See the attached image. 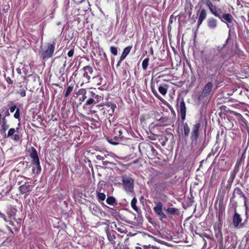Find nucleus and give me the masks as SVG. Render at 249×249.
<instances>
[{
    "label": "nucleus",
    "instance_id": "1",
    "mask_svg": "<svg viewBox=\"0 0 249 249\" xmlns=\"http://www.w3.org/2000/svg\"><path fill=\"white\" fill-rule=\"evenodd\" d=\"M128 131L125 127L122 124H118L114 128L113 136L108 138L107 141L113 145L123 144L124 141L128 139Z\"/></svg>",
    "mask_w": 249,
    "mask_h": 249
},
{
    "label": "nucleus",
    "instance_id": "2",
    "mask_svg": "<svg viewBox=\"0 0 249 249\" xmlns=\"http://www.w3.org/2000/svg\"><path fill=\"white\" fill-rule=\"evenodd\" d=\"M55 43H48L45 47L42 48L40 53L43 59L49 58L53 56L54 51Z\"/></svg>",
    "mask_w": 249,
    "mask_h": 249
},
{
    "label": "nucleus",
    "instance_id": "3",
    "mask_svg": "<svg viewBox=\"0 0 249 249\" xmlns=\"http://www.w3.org/2000/svg\"><path fill=\"white\" fill-rule=\"evenodd\" d=\"M218 18L222 22L227 24L228 28L229 29V33L230 34L231 29L233 28V21H235L232 15L229 13H222Z\"/></svg>",
    "mask_w": 249,
    "mask_h": 249
},
{
    "label": "nucleus",
    "instance_id": "4",
    "mask_svg": "<svg viewBox=\"0 0 249 249\" xmlns=\"http://www.w3.org/2000/svg\"><path fill=\"white\" fill-rule=\"evenodd\" d=\"M200 124L199 123L194 124L192 129L191 133L190 140L192 146H196L197 144V139L199 135V128Z\"/></svg>",
    "mask_w": 249,
    "mask_h": 249
},
{
    "label": "nucleus",
    "instance_id": "5",
    "mask_svg": "<svg viewBox=\"0 0 249 249\" xmlns=\"http://www.w3.org/2000/svg\"><path fill=\"white\" fill-rule=\"evenodd\" d=\"M30 156L32 159V163L36 166V174H38L40 173L41 170V167L40 165L39 160L37 155L36 150L35 147H31Z\"/></svg>",
    "mask_w": 249,
    "mask_h": 249
},
{
    "label": "nucleus",
    "instance_id": "6",
    "mask_svg": "<svg viewBox=\"0 0 249 249\" xmlns=\"http://www.w3.org/2000/svg\"><path fill=\"white\" fill-rule=\"evenodd\" d=\"M123 185L127 192H132L134 188V180L133 179L126 175H124L122 177Z\"/></svg>",
    "mask_w": 249,
    "mask_h": 249
},
{
    "label": "nucleus",
    "instance_id": "7",
    "mask_svg": "<svg viewBox=\"0 0 249 249\" xmlns=\"http://www.w3.org/2000/svg\"><path fill=\"white\" fill-rule=\"evenodd\" d=\"M203 2L215 17L218 18L221 14H222V10L213 5L210 0H203Z\"/></svg>",
    "mask_w": 249,
    "mask_h": 249
},
{
    "label": "nucleus",
    "instance_id": "8",
    "mask_svg": "<svg viewBox=\"0 0 249 249\" xmlns=\"http://www.w3.org/2000/svg\"><path fill=\"white\" fill-rule=\"evenodd\" d=\"M237 243V237L232 233H230L225 237V244L228 248H234Z\"/></svg>",
    "mask_w": 249,
    "mask_h": 249
},
{
    "label": "nucleus",
    "instance_id": "9",
    "mask_svg": "<svg viewBox=\"0 0 249 249\" xmlns=\"http://www.w3.org/2000/svg\"><path fill=\"white\" fill-rule=\"evenodd\" d=\"M163 204L161 202L157 203L156 206L153 208V210L156 214L160 217V220L166 218L165 214L162 212Z\"/></svg>",
    "mask_w": 249,
    "mask_h": 249
},
{
    "label": "nucleus",
    "instance_id": "10",
    "mask_svg": "<svg viewBox=\"0 0 249 249\" xmlns=\"http://www.w3.org/2000/svg\"><path fill=\"white\" fill-rule=\"evenodd\" d=\"M18 184L20 185L19 187V191L22 194H24L28 193L32 190L34 187L33 185H30L28 182H25L23 184H22V181H18Z\"/></svg>",
    "mask_w": 249,
    "mask_h": 249
},
{
    "label": "nucleus",
    "instance_id": "11",
    "mask_svg": "<svg viewBox=\"0 0 249 249\" xmlns=\"http://www.w3.org/2000/svg\"><path fill=\"white\" fill-rule=\"evenodd\" d=\"M242 219L240 215L236 211H234V213L232 218V223L234 227L235 228H241L243 227V224H241Z\"/></svg>",
    "mask_w": 249,
    "mask_h": 249
},
{
    "label": "nucleus",
    "instance_id": "12",
    "mask_svg": "<svg viewBox=\"0 0 249 249\" xmlns=\"http://www.w3.org/2000/svg\"><path fill=\"white\" fill-rule=\"evenodd\" d=\"M82 70L84 71L83 77L85 79L83 81H85L86 83L89 82L90 79V75L93 73L92 67L89 66H87L84 67Z\"/></svg>",
    "mask_w": 249,
    "mask_h": 249
},
{
    "label": "nucleus",
    "instance_id": "13",
    "mask_svg": "<svg viewBox=\"0 0 249 249\" xmlns=\"http://www.w3.org/2000/svg\"><path fill=\"white\" fill-rule=\"evenodd\" d=\"M213 84L211 82L207 83L203 88L201 93L199 96V98L208 96L210 95Z\"/></svg>",
    "mask_w": 249,
    "mask_h": 249
},
{
    "label": "nucleus",
    "instance_id": "14",
    "mask_svg": "<svg viewBox=\"0 0 249 249\" xmlns=\"http://www.w3.org/2000/svg\"><path fill=\"white\" fill-rule=\"evenodd\" d=\"M178 111L180 113L182 121H184L186 118V107L183 99H181L180 104L178 107Z\"/></svg>",
    "mask_w": 249,
    "mask_h": 249
},
{
    "label": "nucleus",
    "instance_id": "15",
    "mask_svg": "<svg viewBox=\"0 0 249 249\" xmlns=\"http://www.w3.org/2000/svg\"><path fill=\"white\" fill-rule=\"evenodd\" d=\"M9 126L5 116H4L2 118V124L0 126V133L6 136V130L9 128Z\"/></svg>",
    "mask_w": 249,
    "mask_h": 249
},
{
    "label": "nucleus",
    "instance_id": "16",
    "mask_svg": "<svg viewBox=\"0 0 249 249\" xmlns=\"http://www.w3.org/2000/svg\"><path fill=\"white\" fill-rule=\"evenodd\" d=\"M214 235L217 241L219 243L223 242V234L221 231V228L219 226L214 227Z\"/></svg>",
    "mask_w": 249,
    "mask_h": 249
},
{
    "label": "nucleus",
    "instance_id": "17",
    "mask_svg": "<svg viewBox=\"0 0 249 249\" xmlns=\"http://www.w3.org/2000/svg\"><path fill=\"white\" fill-rule=\"evenodd\" d=\"M105 107L108 114L110 116H112L114 114L115 109L116 108V105L111 102H108L105 105Z\"/></svg>",
    "mask_w": 249,
    "mask_h": 249
},
{
    "label": "nucleus",
    "instance_id": "18",
    "mask_svg": "<svg viewBox=\"0 0 249 249\" xmlns=\"http://www.w3.org/2000/svg\"><path fill=\"white\" fill-rule=\"evenodd\" d=\"M207 25L212 30L216 29L217 26V21L213 18H210L207 20Z\"/></svg>",
    "mask_w": 249,
    "mask_h": 249
},
{
    "label": "nucleus",
    "instance_id": "19",
    "mask_svg": "<svg viewBox=\"0 0 249 249\" xmlns=\"http://www.w3.org/2000/svg\"><path fill=\"white\" fill-rule=\"evenodd\" d=\"M169 86L165 83L160 84L158 87V90L163 96H165L167 93Z\"/></svg>",
    "mask_w": 249,
    "mask_h": 249
},
{
    "label": "nucleus",
    "instance_id": "20",
    "mask_svg": "<svg viewBox=\"0 0 249 249\" xmlns=\"http://www.w3.org/2000/svg\"><path fill=\"white\" fill-rule=\"evenodd\" d=\"M207 16V13L205 9H203L200 11V13L198 16V21H197V25L198 26H200L203 21L206 18Z\"/></svg>",
    "mask_w": 249,
    "mask_h": 249
},
{
    "label": "nucleus",
    "instance_id": "21",
    "mask_svg": "<svg viewBox=\"0 0 249 249\" xmlns=\"http://www.w3.org/2000/svg\"><path fill=\"white\" fill-rule=\"evenodd\" d=\"M132 46H129L126 48H125L123 52V53L121 56V60H124L126 56L128 54V53H130V51L131 49H132Z\"/></svg>",
    "mask_w": 249,
    "mask_h": 249
},
{
    "label": "nucleus",
    "instance_id": "22",
    "mask_svg": "<svg viewBox=\"0 0 249 249\" xmlns=\"http://www.w3.org/2000/svg\"><path fill=\"white\" fill-rule=\"evenodd\" d=\"M90 96H92L93 99H94V101H95V103L97 104L101 100H103V98L102 96L96 94L93 91L89 92Z\"/></svg>",
    "mask_w": 249,
    "mask_h": 249
},
{
    "label": "nucleus",
    "instance_id": "23",
    "mask_svg": "<svg viewBox=\"0 0 249 249\" xmlns=\"http://www.w3.org/2000/svg\"><path fill=\"white\" fill-rule=\"evenodd\" d=\"M238 195L241 197H243L245 199H246V197L245 196L244 194L243 193L242 190L238 187H236L234 189L233 195V196H235V195Z\"/></svg>",
    "mask_w": 249,
    "mask_h": 249
},
{
    "label": "nucleus",
    "instance_id": "24",
    "mask_svg": "<svg viewBox=\"0 0 249 249\" xmlns=\"http://www.w3.org/2000/svg\"><path fill=\"white\" fill-rule=\"evenodd\" d=\"M106 202L110 205H116L117 204L116 199L112 196L107 197L106 199Z\"/></svg>",
    "mask_w": 249,
    "mask_h": 249
},
{
    "label": "nucleus",
    "instance_id": "25",
    "mask_svg": "<svg viewBox=\"0 0 249 249\" xmlns=\"http://www.w3.org/2000/svg\"><path fill=\"white\" fill-rule=\"evenodd\" d=\"M184 135L185 137H188L190 129L187 123H185L183 124Z\"/></svg>",
    "mask_w": 249,
    "mask_h": 249
},
{
    "label": "nucleus",
    "instance_id": "26",
    "mask_svg": "<svg viewBox=\"0 0 249 249\" xmlns=\"http://www.w3.org/2000/svg\"><path fill=\"white\" fill-rule=\"evenodd\" d=\"M167 213L170 215H175L178 212V210L176 208L169 207L165 210Z\"/></svg>",
    "mask_w": 249,
    "mask_h": 249
},
{
    "label": "nucleus",
    "instance_id": "27",
    "mask_svg": "<svg viewBox=\"0 0 249 249\" xmlns=\"http://www.w3.org/2000/svg\"><path fill=\"white\" fill-rule=\"evenodd\" d=\"M94 99L92 96H90L86 102L85 104L84 105V107H88L90 106L91 105H93L96 104L95 101H94Z\"/></svg>",
    "mask_w": 249,
    "mask_h": 249
},
{
    "label": "nucleus",
    "instance_id": "28",
    "mask_svg": "<svg viewBox=\"0 0 249 249\" xmlns=\"http://www.w3.org/2000/svg\"><path fill=\"white\" fill-rule=\"evenodd\" d=\"M96 193H97V199L98 200L99 202H100V201H103L106 198V195L104 193H100L98 191V189H97L96 190Z\"/></svg>",
    "mask_w": 249,
    "mask_h": 249
},
{
    "label": "nucleus",
    "instance_id": "29",
    "mask_svg": "<svg viewBox=\"0 0 249 249\" xmlns=\"http://www.w3.org/2000/svg\"><path fill=\"white\" fill-rule=\"evenodd\" d=\"M74 88V85L71 84L70 85L67 89V90L64 94V96L65 98L68 97L71 93L72 91Z\"/></svg>",
    "mask_w": 249,
    "mask_h": 249
},
{
    "label": "nucleus",
    "instance_id": "30",
    "mask_svg": "<svg viewBox=\"0 0 249 249\" xmlns=\"http://www.w3.org/2000/svg\"><path fill=\"white\" fill-rule=\"evenodd\" d=\"M149 61V57L145 58L142 62V68L144 71H145L147 69Z\"/></svg>",
    "mask_w": 249,
    "mask_h": 249
},
{
    "label": "nucleus",
    "instance_id": "31",
    "mask_svg": "<svg viewBox=\"0 0 249 249\" xmlns=\"http://www.w3.org/2000/svg\"><path fill=\"white\" fill-rule=\"evenodd\" d=\"M192 7L193 5L191 3H187L185 6V10L188 13L189 16H191L192 13Z\"/></svg>",
    "mask_w": 249,
    "mask_h": 249
},
{
    "label": "nucleus",
    "instance_id": "32",
    "mask_svg": "<svg viewBox=\"0 0 249 249\" xmlns=\"http://www.w3.org/2000/svg\"><path fill=\"white\" fill-rule=\"evenodd\" d=\"M137 202V199L135 197H134L131 200V205L134 210H135L136 212H138V208L136 206Z\"/></svg>",
    "mask_w": 249,
    "mask_h": 249
},
{
    "label": "nucleus",
    "instance_id": "33",
    "mask_svg": "<svg viewBox=\"0 0 249 249\" xmlns=\"http://www.w3.org/2000/svg\"><path fill=\"white\" fill-rule=\"evenodd\" d=\"M94 82L97 85H101L103 78L100 76H96L93 78Z\"/></svg>",
    "mask_w": 249,
    "mask_h": 249
},
{
    "label": "nucleus",
    "instance_id": "34",
    "mask_svg": "<svg viewBox=\"0 0 249 249\" xmlns=\"http://www.w3.org/2000/svg\"><path fill=\"white\" fill-rule=\"evenodd\" d=\"M18 130V128H17V130ZM16 130L15 128H10L8 131V133H7L6 137H12V136H13V135L16 132Z\"/></svg>",
    "mask_w": 249,
    "mask_h": 249
},
{
    "label": "nucleus",
    "instance_id": "35",
    "mask_svg": "<svg viewBox=\"0 0 249 249\" xmlns=\"http://www.w3.org/2000/svg\"><path fill=\"white\" fill-rule=\"evenodd\" d=\"M1 112H4V114H5L4 116H5V117H8L10 115L8 109L6 107H2Z\"/></svg>",
    "mask_w": 249,
    "mask_h": 249
},
{
    "label": "nucleus",
    "instance_id": "36",
    "mask_svg": "<svg viewBox=\"0 0 249 249\" xmlns=\"http://www.w3.org/2000/svg\"><path fill=\"white\" fill-rule=\"evenodd\" d=\"M110 52L112 54L116 56L118 54L117 48L114 46H111L110 48Z\"/></svg>",
    "mask_w": 249,
    "mask_h": 249
},
{
    "label": "nucleus",
    "instance_id": "37",
    "mask_svg": "<svg viewBox=\"0 0 249 249\" xmlns=\"http://www.w3.org/2000/svg\"><path fill=\"white\" fill-rule=\"evenodd\" d=\"M17 93L20 94L21 97H24L26 96V90L24 89H19L17 91Z\"/></svg>",
    "mask_w": 249,
    "mask_h": 249
},
{
    "label": "nucleus",
    "instance_id": "38",
    "mask_svg": "<svg viewBox=\"0 0 249 249\" xmlns=\"http://www.w3.org/2000/svg\"><path fill=\"white\" fill-rule=\"evenodd\" d=\"M151 90L153 94L159 99H161L160 96L159 95L157 90L152 86L151 87Z\"/></svg>",
    "mask_w": 249,
    "mask_h": 249
},
{
    "label": "nucleus",
    "instance_id": "39",
    "mask_svg": "<svg viewBox=\"0 0 249 249\" xmlns=\"http://www.w3.org/2000/svg\"><path fill=\"white\" fill-rule=\"evenodd\" d=\"M81 94H83V96L81 98H80V100L81 102H83L85 101V100L87 98V96L85 95L86 94V91L85 89H83L81 90Z\"/></svg>",
    "mask_w": 249,
    "mask_h": 249
},
{
    "label": "nucleus",
    "instance_id": "40",
    "mask_svg": "<svg viewBox=\"0 0 249 249\" xmlns=\"http://www.w3.org/2000/svg\"><path fill=\"white\" fill-rule=\"evenodd\" d=\"M14 117L16 119H18L19 120V118H20V110H19V109L18 108H17L16 109V112L15 113V114L14 115Z\"/></svg>",
    "mask_w": 249,
    "mask_h": 249
},
{
    "label": "nucleus",
    "instance_id": "41",
    "mask_svg": "<svg viewBox=\"0 0 249 249\" xmlns=\"http://www.w3.org/2000/svg\"><path fill=\"white\" fill-rule=\"evenodd\" d=\"M4 78L8 84H12L13 83V81L11 79L10 77L6 76V75H4Z\"/></svg>",
    "mask_w": 249,
    "mask_h": 249
},
{
    "label": "nucleus",
    "instance_id": "42",
    "mask_svg": "<svg viewBox=\"0 0 249 249\" xmlns=\"http://www.w3.org/2000/svg\"><path fill=\"white\" fill-rule=\"evenodd\" d=\"M168 121V118L164 117H161L159 120V121L162 124H164Z\"/></svg>",
    "mask_w": 249,
    "mask_h": 249
},
{
    "label": "nucleus",
    "instance_id": "43",
    "mask_svg": "<svg viewBox=\"0 0 249 249\" xmlns=\"http://www.w3.org/2000/svg\"><path fill=\"white\" fill-rule=\"evenodd\" d=\"M107 238L110 241H111L115 239V237L114 235H111L110 233H107Z\"/></svg>",
    "mask_w": 249,
    "mask_h": 249
},
{
    "label": "nucleus",
    "instance_id": "44",
    "mask_svg": "<svg viewBox=\"0 0 249 249\" xmlns=\"http://www.w3.org/2000/svg\"><path fill=\"white\" fill-rule=\"evenodd\" d=\"M0 217H1L4 220L5 222H8V220L6 218L5 215L0 212Z\"/></svg>",
    "mask_w": 249,
    "mask_h": 249
},
{
    "label": "nucleus",
    "instance_id": "45",
    "mask_svg": "<svg viewBox=\"0 0 249 249\" xmlns=\"http://www.w3.org/2000/svg\"><path fill=\"white\" fill-rule=\"evenodd\" d=\"M73 53H74V50L73 49H71V50H70L68 52L67 54L69 57H71L73 55Z\"/></svg>",
    "mask_w": 249,
    "mask_h": 249
},
{
    "label": "nucleus",
    "instance_id": "46",
    "mask_svg": "<svg viewBox=\"0 0 249 249\" xmlns=\"http://www.w3.org/2000/svg\"><path fill=\"white\" fill-rule=\"evenodd\" d=\"M106 207H107V208H108L110 210V212L113 214H116L117 213V212L113 208H110L106 205H105Z\"/></svg>",
    "mask_w": 249,
    "mask_h": 249
},
{
    "label": "nucleus",
    "instance_id": "47",
    "mask_svg": "<svg viewBox=\"0 0 249 249\" xmlns=\"http://www.w3.org/2000/svg\"><path fill=\"white\" fill-rule=\"evenodd\" d=\"M13 139L15 141H18L20 139L19 135L18 134H15Z\"/></svg>",
    "mask_w": 249,
    "mask_h": 249
},
{
    "label": "nucleus",
    "instance_id": "48",
    "mask_svg": "<svg viewBox=\"0 0 249 249\" xmlns=\"http://www.w3.org/2000/svg\"><path fill=\"white\" fill-rule=\"evenodd\" d=\"M16 109V106L14 105L12 106L11 107H10V110L11 112H13L15 109Z\"/></svg>",
    "mask_w": 249,
    "mask_h": 249
},
{
    "label": "nucleus",
    "instance_id": "49",
    "mask_svg": "<svg viewBox=\"0 0 249 249\" xmlns=\"http://www.w3.org/2000/svg\"><path fill=\"white\" fill-rule=\"evenodd\" d=\"M203 237H205V238H206L207 239H211V237L210 235L208 234H207V233H205L203 235Z\"/></svg>",
    "mask_w": 249,
    "mask_h": 249
},
{
    "label": "nucleus",
    "instance_id": "50",
    "mask_svg": "<svg viewBox=\"0 0 249 249\" xmlns=\"http://www.w3.org/2000/svg\"><path fill=\"white\" fill-rule=\"evenodd\" d=\"M123 60L121 59V57L120 58V60L118 61L117 66H119L120 65L121 63L122 62Z\"/></svg>",
    "mask_w": 249,
    "mask_h": 249
},
{
    "label": "nucleus",
    "instance_id": "51",
    "mask_svg": "<svg viewBox=\"0 0 249 249\" xmlns=\"http://www.w3.org/2000/svg\"><path fill=\"white\" fill-rule=\"evenodd\" d=\"M2 115L0 113V126L1 125V124H2Z\"/></svg>",
    "mask_w": 249,
    "mask_h": 249
},
{
    "label": "nucleus",
    "instance_id": "52",
    "mask_svg": "<svg viewBox=\"0 0 249 249\" xmlns=\"http://www.w3.org/2000/svg\"><path fill=\"white\" fill-rule=\"evenodd\" d=\"M17 72L19 74H21V70L19 69V68H18L16 70Z\"/></svg>",
    "mask_w": 249,
    "mask_h": 249
},
{
    "label": "nucleus",
    "instance_id": "53",
    "mask_svg": "<svg viewBox=\"0 0 249 249\" xmlns=\"http://www.w3.org/2000/svg\"><path fill=\"white\" fill-rule=\"evenodd\" d=\"M150 53L153 55V53H154V52H153V48L152 47L150 48Z\"/></svg>",
    "mask_w": 249,
    "mask_h": 249
},
{
    "label": "nucleus",
    "instance_id": "54",
    "mask_svg": "<svg viewBox=\"0 0 249 249\" xmlns=\"http://www.w3.org/2000/svg\"><path fill=\"white\" fill-rule=\"evenodd\" d=\"M66 62L63 64V66L62 68H61V69H63V70L64 71V69H65V67L66 66Z\"/></svg>",
    "mask_w": 249,
    "mask_h": 249
},
{
    "label": "nucleus",
    "instance_id": "55",
    "mask_svg": "<svg viewBox=\"0 0 249 249\" xmlns=\"http://www.w3.org/2000/svg\"><path fill=\"white\" fill-rule=\"evenodd\" d=\"M84 1V0H78L76 2L77 3H82V2H83Z\"/></svg>",
    "mask_w": 249,
    "mask_h": 249
},
{
    "label": "nucleus",
    "instance_id": "56",
    "mask_svg": "<svg viewBox=\"0 0 249 249\" xmlns=\"http://www.w3.org/2000/svg\"><path fill=\"white\" fill-rule=\"evenodd\" d=\"M63 71H64L63 70V69H61V68L60 69V73H61L62 75L63 74Z\"/></svg>",
    "mask_w": 249,
    "mask_h": 249
},
{
    "label": "nucleus",
    "instance_id": "57",
    "mask_svg": "<svg viewBox=\"0 0 249 249\" xmlns=\"http://www.w3.org/2000/svg\"><path fill=\"white\" fill-rule=\"evenodd\" d=\"M32 171H33V173L35 174V168L34 167H33Z\"/></svg>",
    "mask_w": 249,
    "mask_h": 249
},
{
    "label": "nucleus",
    "instance_id": "58",
    "mask_svg": "<svg viewBox=\"0 0 249 249\" xmlns=\"http://www.w3.org/2000/svg\"><path fill=\"white\" fill-rule=\"evenodd\" d=\"M7 229H8V230L9 231H10L12 232V230H11V229L10 228V227L7 226Z\"/></svg>",
    "mask_w": 249,
    "mask_h": 249
},
{
    "label": "nucleus",
    "instance_id": "59",
    "mask_svg": "<svg viewBox=\"0 0 249 249\" xmlns=\"http://www.w3.org/2000/svg\"><path fill=\"white\" fill-rule=\"evenodd\" d=\"M248 22H249V12L248 13Z\"/></svg>",
    "mask_w": 249,
    "mask_h": 249
},
{
    "label": "nucleus",
    "instance_id": "60",
    "mask_svg": "<svg viewBox=\"0 0 249 249\" xmlns=\"http://www.w3.org/2000/svg\"><path fill=\"white\" fill-rule=\"evenodd\" d=\"M247 240H249V233L248 234V236H247Z\"/></svg>",
    "mask_w": 249,
    "mask_h": 249
},
{
    "label": "nucleus",
    "instance_id": "61",
    "mask_svg": "<svg viewBox=\"0 0 249 249\" xmlns=\"http://www.w3.org/2000/svg\"><path fill=\"white\" fill-rule=\"evenodd\" d=\"M136 249H142V248L140 247H136Z\"/></svg>",
    "mask_w": 249,
    "mask_h": 249
},
{
    "label": "nucleus",
    "instance_id": "62",
    "mask_svg": "<svg viewBox=\"0 0 249 249\" xmlns=\"http://www.w3.org/2000/svg\"><path fill=\"white\" fill-rule=\"evenodd\" d=\"M10 104H12V105H13V102L12 101H9V105Z\"/></svg>",
    "mask_w": 249,
    "mask_h": 249
},
{
    "label": "nucleus",
    "instance_id": "63",
    "mask_svg": "<svg viewBox=\"0 0 249 249\" xmlns=\"http://www.w3.org/2000/svg\"><path fill=\"white\" fill-rule=\"evenodd\" d=\"M55 85L56 86H59V85L58 84H55Z\"/></svg>",
    "mask_w": 249,
    "mask_h": 249
},
{
    "label": "nucleus",
    "instance_id": "64",
    "mask_svg": "<svg viewBox=\"0 0 249 249\" xmlns=\"http://www.w3.org/2000/svg\"><path fill=\"white\" fill-rule=\"evenodd\" d=\"M13 91H11L10 92L9 94H8V95H9V94H10L11 93H12Z\"/></svg>",
    "mask_w": 249,
    "mask_h": 249
}]
</instances>
